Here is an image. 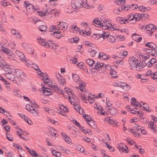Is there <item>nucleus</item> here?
Segmentation results:
<instances>
[{"instance_id":"nucleus-1","label":"nucleus","mask_w":157,"mask_h":157,"mask_svg":"<svg viewBox=\"0 0 157 157\" xmlns=\"http://www.w3.org/2000/svg\"><path fill=\"white\" fill-rule=\"evenodd\" d=\"M71 4L72 7L75 9H78L81 7L88 9L90 7L86 2H83L82 0H72Z\"/></svg>"},{"instance_id":"nucleus-2","label":"nucleus","mask_w":157,"mask_h":157,"mask_svg":"<svg viewBox=\"0 0 157 157\" xmlns=\"http://www.w3.org/2000/svg\"><path fill=\"white\" fill-rule=\"evenodd\" d=\"M24 6L27 11L29 13H32L34 12H37L39 14V8L36 6H34L33 4H30L28 1H25L24 2Z\"/></svg>"},{"instance_id":"nucleus-3","label":"nucleus","mask_w":157,"mask_h":157,"mask_svg":"<svg viewBox=\"0 0 157 157\" xmlns=\"http://www.w3.org/2000/svg\"><path fill=\"white\" fill-rule=\"evenodd\" d=\"M48 14H54L55 16H57L58 15V13L57 12L56 10H52L50 8L46 9L45 12L41 11L40 12H39V15L41 17L46 16Z\"/></svg>"},{"instance_id":"nucleus-4","label":"nucleus","mask_w":157,"mask_h":157,"mask_svg":"<svg viewBox=\"0 0 157 157\" xmlns=\"http://www.w3.org/2000/svg\"><path fill=\"white\" fill-rule=\"evenodd\" d=\"M113 85L115 87H120L126 90H128L130 88L129 85H128L125 83L121 82H114L113 83Z\"/></svg>"},{"instance_id":"nucleus-5","label":"nucleus","mask_w":157,"mask_h":157,"mask_svg":"<svg viewBox=\"0 0 157 157\" xmlns=\"http://www.w3.org/2000/svg\"><path fill=\"white\" fill-rule=\"evenodd\" d=\"M57 28L58 30H62L63 32L66 31L68 28V24L67 23L62 21H61L59 22L57 21Z\"/></svg>"},{"instance_id":"nucleus-6","label":"nucleus","mask_w":157,"mask_h":157,"mask_svg":"<svg viewBox=\"0 0 157 157\" xmlns=\"http://www.w3.org/2000/svg\"><path fill=\"white\" fill-rule=\"evenodd\" d=\"M146 46L149 47L150 49H146L147 50H151V52L152 55H154L156 54L157 55V47H156L154 43L150 42L145 44Z\"/></svg>"},{"instance_id":"nucleus-7","label":"nucleus","mask_w":157,"mask_h":157,"mask_svg":"<svg viewBox=\"0 0 157 157\" xmlns=\"http://www.w3.org/2000/svg\"><path fill=\"white\" fill-rule=\"evenodd\" d=\"M43 82L49 87L52 86L56 91L57 92L60 88L59 87L56 85H52V83L51 79H44Z\"/></svg>"},{"instance_id":"nucleus-8","label":"nucleus","mask_w":157,"mask_h":157,"mask_svg":"<svg viewBox=\"0 0 157 157\" xmlns=\"http://www.w3.org/2000/svg\"><path fill=\"white\" fill-rule=\"evenodd\" d=\"M25 108L27 110L29 111L30 113L33 114L34 116H38V112L31 105L27 104L26 105Z\"/></svg>"},{"instance_id":"nucleus-9","label":"nucleus","mask_w":157,"mask_h":157,"mask_svg":"<svg viewBox=\"0 0 157 157\" xmlns=\"http://www.w3.org/2000/svg\"><path fill=\"white\" fill-rule=\"evenodd\" d=\"M128 62L129 64L132 67H134L138 64H139L138 59L133 56H131L129 58Z\"/></svg>"},{"instance_id":"nucleus-10","label":"nucleus","mask_w":157,"mask_h":157,"mask_svg":"<svg viewBox=\"0 0 157 157\" xmlns=\"http://www.w3.org/2000/svg\"><path fill=\"white\" fill-rule=\"evenodd\" d=\"M103 40L107 38V40L109 42L113 43L115 41V39L114 37L112 35H108L107 33L104 31Z\"/></svg>"},{"instance_id":"nucleus-11","label":"nucleus","mask_w":157,"mask_h":157,"mask_svg":"<svg viewBox=\"0 0 157 157\" xmlns=\"http://www.w3.org/2000/svg\"><path fill=\"white\" fill-rule=\"evenodd\" d=\"M40 91H41V93H43L45 95H51L52 93L50 89L48 87H45L44 86L42 87V90Z\"/></svg>"},{"instance_id":"nucleus-12","label":"nucleus","mask_w":157,"mask_h":157,"mask_svg":"<svg viewBox=\"0 0 157 157\" xmlns=\"http://www.w3.org/2000/svg\"><path fill=\"white\" fill-rule=\"evenodd\" d=\"M112 24L109 23V21L104 20L102 23L101 27L102 29H111L112 28Z\"/></svg>"},{"instance_id":"nucleus-13","label":"nucleus","mask_w":157,"mask_h":157,"mask_svg":"<svg viewBox=\"0 0 157 157\" xmlns=\"http://www.w3.org/2000/svg\"><path fill=\"white\" fill-rule=\"evenodd\" d=\"M81 93V98L83 100L84 102L87 103V99L88 97V96H89L90 94L87 91H83Z\"/></svg>"},{"instance_id":"nucleus-14","label":"nucleus","mask_w":157,"mask_h":157,"mask_svg":"<svg viewBox=\"0 0 157 157\" xmlns=\"http://www.w3.org/2000/svg\"><path fill=\"white\" fill-rule=\"evenodd\" d=\"M145 29L147 31L151 32L149 33L152 34L153 32L156 30V27L153 25L149 24L146 26Z\"/></svg>"},{"instance_id":"nucleus-15","label":"nucleus","mask_w":157,"mask_h":157,"mask_svg":"<svg viewBox=\"0 0 157 157\" xmlns=\"http://www.w3.org/2000/svg\"><path fill=\"white\" fill-rule=\"evenodd\" d=\"M49 32H53V34L56 33L60 34L61 33V31L58 30L57 26L51 25L50 27L48 29Z\"/></svg>"},{"instance_id":"nucleus-16","label":"nucleus","mask_w":157,"mask_h":157,"mask_svg":"<svg viewBox=\"0 0 157 157\" xmlns=\"http://www.w3.org/2000/svg\"><path fill=\"white\" fill-rule=\"evenodd\" d=\"M117 147L120 152H125L126 153H127V151H127L126 149H127V148L124 144L122 143H120L118 144Z\"/></svg>"},{"instance_id":"nucleus-17","label":"nucleus","mask_w":157,"mask_h":157,"mask_svg":"<svg viewBox=\"0 0 157 157\" xmlns=\"http://www.w3.org/2000/svg\"><path fill=\"white\" fill-rule=\"evenodd\" d=\"M157 62V61L155 58H152L148 61L147 63H146V62L145 63L144 66H145V65H147L148 67H151L154 64L155 65V63H156Z\"/></svg>"},{"instance_id":"nucleus-18","label":"nucleus","mask_w":157,"mask_h":157,"mask_svg":"<svg viewBox=\"0 0 157 157\" xmlns=\"http://www.w3.org/2000/svg\"><path fill=\"white\" fill-rule=\"evenodd\" d=\"M140 107L141 109H143L144 110H146L147 111H149L148 109L149 107L148 105L146 103L143 102H142L140 103Z\"/></svg>"},{"instance_id":"nucleus-19","label":"nucleus","mask_w":157,"mask_h":157,"mask_svg":"<svg viewBox=\"0 0 157 157\" xmlns=\"http://www.w3.org/2000/svg\"><path fill=\"white\" fill-rule=\"evenodd\" d=\"M104 33V31H103L101 33L94 34L93 35H92L91 36L93 39L97 40H98L101 37L103 38Z\"/></svg>"},{"instance_id":"nucleus-20","label":"nucleus","mask_w":157,"mask_h":157,"mask_svg":"<svg viewBox=\"0 0 157 157\" xmlns=\"http://www.w3.org/2000/svg\"><path fill=\"white\" fill-rule=\"evenodd\" d=\"M90 30V29H88V31L87 32L86 30H83L82 29H81L79 31V33L81 35L83 36H90L91 33Z\"/></svg>"},{"instance_id":"nucleus-21","label":"nucleus","mask_w":157,"mask_h":157,"mask_svg":"<svg viewBox=\"0 0 157 157\" xmlns=\"http://www.w3.org/2000/svg\"><path fill=\"white\" fill-rule=\"evenodd\" d=\"M48 47L52 49H56L58 47V45L55 44V43L52 42V41L50 40L48 41Z\"/></svg>"},{"instance_id":"nucleus-22","label":"nucleus","mask_w":157,"mask_h":157,"mask_svg":"<svg viewBox=\"0 0 157 157\" xmlns=\"http://www.w3.org/2000/svg\"><path fill=\"white\" fill-rule=\"evenodd\" d=\"M16 75L18 77L22 78L23 77H25V75L24 72L21 70H17L16 71Z\"/></svg>"},{"instance_id":"nucleus-23","label":"nucleus","mask_w":157,"mask_h":157,"mask_svg":"<svg viewBox=\"0 0 157 157\" xmlns=\"http://www.w3.org/2000/svg\"><path fill=\"white\" fill-rule=\"evenodd\" d=\"M67 59L68 62L71 63H74V64L76 63L77 62V60L76 58H74L70 56H67Z\"/></svg>"},{"instance_id":"nucleus-24","label":"nucleus","mask_w":157,"mask_h":157,"mask_svg":"<svg viewBox=\"0 0 157 157\" xmlns=\"http://www.w3.org/2000/svg\"><path fill=\"white\" fill-rule=\"evenodd\" d=\"M73 107L75 110L79 113L82 114L83 112V111L82 108H79V105L78 104H74Z\"/></svg>"},{"instance_id":"nucleus-25","label":"nucleus","mask_w":157,"mask_h":157,"mask_svg":"<svg viewBox=\"0 0 157 157\" xmlns=\"http://www.w3.org/2000/svg\"><path fill=\"white\" fill-rule=\"evenodd\" d=\"M109 113L111 115L114 116L118 113V111L115 108L110 107L109 108Z\"/></svg>"},{"instance_id":"nucleus-26","label":"nucleus","mask_w":157,"mask_h":157,"mask_svg":"<svg viewBox=\"0 0 157 157\" xmlns=\"http://www.w3.org/2000/svg\"><path fill=\"white\" fill-rule=\"evenodd\" d=\"M132 39L138 42H140L142 40V37L140 35H137L136 33L133 34L132 36Z\"/></svg>"},{"instance_id":"nucleus-27","label":"nucleus","mask_w":157,"mask_h":157,"mask_svg":"<svg viewBox=\"0 0 157 157\" xmlns=\"http://www.w3.org/2000/svg\"><path fill=\"white\" fill-rule=\"evenodd\" d=\"M152 74V73H151V71H148L147 72L146 74H143V75H140L139 74H136V77H137V78H141L142 77V76H144V75L145 76H150V77L151 78V75Z\"/></svg>"},{"instance_id":"nucleus-28","label":"nucleus","mask_w":157,"mask_h":157,"mask_svg":"<svg viewBox=\"0 0 157 157\" xmlns=\"http://www.w3.org/2000/svg\"><path fill=\"white\" fill-rule=\"evenodd\" d=\"M116 20L118 23L121 24L126 23V22H127V23L128 22L127 19H122V17H117Z\"/></svg>"},{"instance_id":"nucleus-29","label":"nucleus","mask_w":157,"mask_h":157,"mask_svg":"<svg viewBox=\"0 0 157 157\" xmlns=\"http://www.w3.org/2000/svg\"><path fill=\"white\" fill-rule=\"evenodd\" d=\"M131 104L134 107H138L140 106V103L136 101L135 98H132L131 101Z\"/></svg>"},{"instance_id":"nucleus-30","label":"nucleus","mask_w":157,"mask_h":157,"mask_svg":"<svg viewBox=\"0 0 157 157\" xmlns=\"http://www.w3.org/2000/svg\"><path fill=\"white\" fill-rule=\"evenodd\" d=\"M94 25L98 27H101L102 23L99 21L98 18H95L93 21Z\"/></svg>"},{"instance_id":"nucleus-31","label":"nucleus","mask_w":157,"mask_h":157,"mask_svg":"<svg viewBox=\"0 0 157 157\" xmlns=\"http://www.w3.org/2000/svg\"><path fill=\"white\" fill-rule=\"evenodd\" d=\"M37 73L40 76L42 77V78H49L48 74L46 73H43L40 70H39Z\"/></svg>"},{"instance_id":"nucleus-32","label":"nucleus","mask_w":157,"mask_h":157,"mask_svg":"<svg viewBox=\"0 0 157 157\" xmlns=\"http://www.w3.org/2000/svg\"><path fill=\"white\" fill-rule=\"evenodd\" d=\"M104 64L100 63L99 62H97L94 66V68L96 70H99L101 68H103Z\"/></svg>"},{"instance_id":"nucleus-33","label":"nucleus","mask_w":157,"mask_h":157,"mask_svg":"<svg viewBox=\"0 0 157 157\" xmlns=\"http://www.w3.org/2000/svg\"><path fill=\"white\" fill-rule=\"evenodd\" d=\"M28 152L31 156L34 157H42L40 155L37 154L36 152L34 150H31V151H29Z\"/></svg>"},{"instance_id":"nucleus-34","label":"nucleus","mask_w":157,"mask_h":157,"mask_svg":"<svg viewBox=\"0 0 157 157\" xmlns=\"http://www.w3.org/2000/svg\"><path fill=\"white\" fill-rule=\"evenodd\" d=\"M11 33L13 34L16 37L20 38L21 36L19 33L15 29H13L11 30Z\"/></svg>"},{"instance_id":"nucleus-35","label":"nucleus","mask_w":157,"mask_h":157,"mask_svg":"<svg viewBox=\"0 0 157 157\" xmlns=\"http://www.w3.org/2000/svg\"><path fill=\"white\" fill-rule=\"evenodd\" d=\"M148 127L154 132L156 131V125L152 122H150L148 124Z\"/></svg>"},{"instance_id":"nucleus-36","label":"nucleus","mask_w":157,"mask_h":157,"mask_svg":"<svg viewBox=\"0 0 157 157\" xmlns=\"http://www.w3.org/2000/svg\"><path fill=\"white\" fill-rule=\"evenodd\" d=\"M52 154L56 157H60L61 154L59 151H57L56 150H52L51 151Z\"/></svg>"},{"instance_id":"nucleus-37","label":"nucleus","mask_w":157,"mask_h":157,"mask_svg":"<svg viewBox=\"0 0 157 157\" xmlns=\"http://www.w3.org/2000/svg\"><path fill=\"white\" fill-rule=\"evenodd\" d=\"M88 51L90 53V55L93 57L95 56L97 52V51L93 48H89Z\"/></svg>"},{"instance_id":"nucleus-38","label":"nucleus","mask_w":157,"mask_h":157,"mask_svg":"<svg viewBox=\"0 0 157 157\" xmlns=\"http://www.w3.org/2000/svg\"><path fill=\"white\" fill-rule=\"evenodd\" d=\"M0 66L4 70L10 67L4 61L0 62Z\"/></svg>"},{"instance_id":"nucleus-39","label":"nucleus","mask_w":157,"mask_h":157,"mask_svg":"<svg viewBox=\"0 0 157 157\" xmlns=\"http://www.w3.org/2000/svg\"><path fill=\"white\" fill-rule=\"evenodd\" d=\"M4 70L5 72H7L6 74H4L7 77H8L7 75H12V71L10 67H8V68Z\"/></svg>"},{"instance_id":"nucleus-40","label":"nucleus","mask_w":157,"mask_h":157,"mask_svg":"<svg viewBox=\"0 0 157 157\" xmlns=\"http://www.w3.org/2000/svg\"><path fill=\"white\" fill-rule=\"evenodd\" d=\"M39 30L42 32H44V33H46L47 31L46 30L47 29V27L46 25H41L39 26Z\"/></svg>"},{"instance_id":"nucleus-41","label":"nucleus","mask_w":157,"mask_h":157,"mask_svg":"<svg viewBox=\"0 0 157 157\" xmlns=\"http://www.w3.org/2000/svg\"><path fill=\"white\" fill-rule=\"evenodd\" d=\"M2 51L5 54L10 56H11L13 54L12 52L7 48L2 49Z\"/></svg>"},{"instance_id":"nucleus-42","label":"nucleus","mask_w":157,"mask_h":157,"mask_svg":"<svg viewBox=\"0 0 157 157\" xmlns=\"http://www.w3.org/2000/svg\"><path fill=\"white\" fill-rule=\"evenodd\" d=\"M85 84L84 82H81L79 84V89L81 91V92L85 91Z\"/></svg>"},{"instance_id":"nucleus-43","label":"nucleus","mask_w":157,"mask_h":157,"mask_svg":"<svg viewBox=\"0 0 157 157\" xmlns=\"http://www.w3.org/2000/svg\"><path fill=\"white\" fill-rule=\"evenodd\" d=\"M99 57L101 59L103 60H105L108 59L107 56L102 52H101L99 53Z\"/></svg>"},{"instance_id":"nucleus-44","label":"nucleus","mask_w":157,"mask_h":157,"mask_svg":"<svg viewBox=\"0 0 157 157\" xmlns=\"http://www.w3.org/2000/svg\"><path fill=\"white\" fill-rule=\"evenodd\" d=\"M59 108L63 111L62 112L64 113L65 114V113L68 112L69 111V109L66 107L62 105H60L59 106Z\"/></svg>"},{"instance_id":"nucleus-45","label":"nucleus","mask_w":157,"mask_h":157,"mask_svg":"<svg viewBox=\"0 0 157 157\" xmlns=\"http://www.w3.org/2000/svg\"><path fill=\"white\" fill-rule=\"evenodd\" d=\"M65 91L67 94H68V96L71 95L72 96H73V94H74V93L71 90L65 87Z\"/></svg>"},{"instance_id":"nucleus-46","label":"nucleus","mask_w":157,"mask_h":157,"mask_svg":"<svg viewBox=\"0 0 157 157\" xmlns=\"http://www.w3.org/2000/svg\"><path fill=\"white\" fill-rule=\"evenodd\" d=\"M76 150L82 153L84 152V148L80 145H78L76 147Z\"/></svg>"},{"instance_id":"nucleus-47","label":"nucleus","mask_w":157,"mask_h":157,"mask_svg":"<svg viewBox=\"0 0 157 157\" xmlns=\"http://www.w3.org/2000/svg\"><path fill=\"white\" fill-rule=\"evenodd\" d=\"M88 97L87 98V101L88 100V102L90 103H92L94 102V98L93 96L91 94H90L89 96H88Z\"/></svg>"},{"instance_id":"nucleus-48","label":"nucleus","mask_w":157,"mask_h":157,"mask_svg":"<svg viewBox=\"0 0 157 157\" xmlns=\"http://www.w3.org/2000/svg\"><path fill=\"white\" fill-rule=\"evenodd\" d=\"M140 59L142 58L143 60H146L147 59H148L150 57V56L147 54H142V55H140Z\"/></svg>"},{"instance_id":"nucleus-49","label":"nucleus","mask_w":157,"mask_h":157,"mask_svg":"<svg viewBox=\"0 0 157 157\" xmlns=\"http://www.w3.org/2000/svg\"><path fill=\"white\" fill-rule=\"evenodd\" d=\"M87 124L92 128H94L96 127L95 122L92 120H91L89 122H87Z\"/></svg>"},{"instance_id":"nucleus-50","label":"nucleus","mask_w":157,"mask_h":157,"mask_svg":"<svg viewBox=\"0 0 157 157\" xmlns=\"http://www.w3.org/2000/svg\"><path fill=\"white\" fill-rule=\"evenodd\" d=\"M133 16L136 21H139L141 18V16L140 14L136 13L134 15L133 14Z\"/></svg>"},{"instance_id":"nucleus-51","label":"nucleus","mask_w":157,"mask_h":157,"mask_svg":"<svg viewBox=\"0 0 157 157\" xmlns=\"http://www.w3.org/2000/svg\"><path fill=\"white\" fill-rule=\"evenodd\" d=\"M138 10H139L145 12L147 10H148V9H147L145 7H144V6H140L138 8Z\"/></svg>"},{"instance_id":"nucleus-52","label":"nucleus","mask_w":157,"mask_h":157,"mask_svg":"<svg viewBox=\"0 0 157 157\" xmlns=\"http://www.w3.org/2000/svg\"><path fill=\"white\" fill-rule=\"evenodd\" d=\"M83 117L84 118L85 121H87V123L89 122L91 120L90 117L86 114L83 115Z\"/></svg>"},{"instance_id":"nucleus-53","label":"nucleus","mask_w":157,"mask_h":157,"mask_svg":"<svg viewBox=\"0 0 157 157\" xmlns=\"http://www.w3.org/2000/svg\"><path fill=\"white\" fill-rule=\"evenodd\" d=\"M70 28L71 29H72V30L74 32H78L79 30V28L75 25H72L70 27Z\"/></svg>"},{"instance_id":"nucleus-54","label":"nucleus","mask_w":157,"mask_h":157,"mask_svg":"<svg viewBox=\"0 0 157 157\" xmlns=\"http://www.w3.org/2000/svg\"><path fill=\"white\" fill-rule=\"evenodd\" d=\"M51 132V134L52 136H55L56 137V131L53 128H51L50 129Z\"/></svg>"},{"instance_id":"nucleus-55","label":"nucleus","mask_w":157,"mask_h":157,"mask_svg":"<svg viewBox=\"0 0 157 157\" xmlns=\"http://www.w3.org/2000/svg\"><path fill=\"white\" fill-rule=\"evenodd\" d=\"M68 144H70L71 143V140L70 137L68 136H67L63 139Z\"/></svg>"},{"instance_id":"nucleus-56","label":"nucleus","mask_w":157,"mask_h":157,"mask_svg":"<svg viewBox=\"0 0 157 157\" xmlns=\"http://www.w3.org/2000/svg\"><path fill=\"white\" fill-rule=\"evenodd\" d=\"M128 6L130 8L133 10L136 9L138 8V5L136 4H132L130 5H129Z\"/></svg>"},{"instance_id":"nucleus-57","label":"nucleus","mask_w":157,"mask_h":157,"mask_svg":"<svg viewBox=\"0 0 157 157\" xmlns=\"http://www.w3.org/2000/svg\"><path fill=\"white\" fill-rule=\"evenodd\" d=\"M86 62L89 66H92L94 63V61L91 59H88L86 60Z\"/></svg>"},{"instance_id":"nucleus-58","label":"nucleus","mask_w":157,"mask_h":157,"mask_svg":"<svg viewBox=\"0 0 157 157\" xmlns=\"http://www.w3.org/2000/svg\"><path fill=\"white\" fill-rule=\"evenodd\" d=\"M133 128L135 129V131H138L141 129L142 127L140 125H139L137 124H134Z\"/></svg>"},{"instance_id":"nucleus-59","label":"nucleus","mask_w":157,"mask_h":157,"mask_svg":"<svg viewBox=\"0 0 157 157\" xmlns=\"http://www.w3.org/2000/svg\"><path fill=\"white\" fill-rule=\"evenodd\" d=\"M54 111L57 113L61 115L62 116H65L66 115V114H65L63 112H61V110H60L58 108H55L54 109Z\"/></svg>"},{"instance_id":"nucleus-60","label":"nucleus","mask_w":157,"mask_h":157,"mask_svg":"<svg viewBox=\"0 0 157 157\" xmlns=\"http://www.w3.org/2000/svg\"><path fill=\"white\" fill-rule=\"evenodd\" d=\"M1 80H2L3 82H5V85L6 86L7 88V89L8 90H10V88L9 87L10 85L9 82L7 81H6L5 79H1Z\"/></svg>"},{"instance_id":"nucleus-61","label":"nucleus","mask_w":157,"mask_h":157,"mask_svg":"<svg viewBox=\"0 0 157 157\" xmlns=\"http://www.w3.org/2000/svg\"><path fill=\"white\" fill-rule=\"evenodd\" d=\"M68 99L69 101L71 103V104L74 105V104L75 100L73 98V96H72L71 95L69 96Z\"/></svg>"},{"instance_id":"nucleus-62","label":"nucleus","mask_w":157,"mask_h":157,"mask_svg":"<svg viewBox=\"0 0 157 157\" xmlns=\"http://www.w3.org/2000/svg\"><path fill=\"white\" fill-rule=\"evenodd\" d=\"M134 19L133 14L132 13L129 14L127 16V20H128L130 21L133 20Z\"/></svg>"},{"instance_id":"nucleus-63","label":"nucleus","mask_w":157,"mask_h":157,"mask_svg":"<svg viewBox=\"0 0 157 157\" xmlns=\"http://www.w3.org/2000/svg\"><path fill=\"white\" fill-rule=\"evenodd\" d=\"M61 152L63 153H64L66 154H69L70 152V151L67 148H65L63 147V149H61Z\"/></svg>"},{"instance_id":"nucleus-64","label":"nucleus","mask_w":157,"mask_h":157,"mask_svg":"<svg viewBox=\"0 0 157 157\" xmlns=\"http://www.w3.org/2000/svg\"><path fill=\"white\" fill-rule=\"evenodd\" d=\"M58 82L60 85L63 86L65 84H66L65 79H58Z\"/></svg>"}]
</instances>
